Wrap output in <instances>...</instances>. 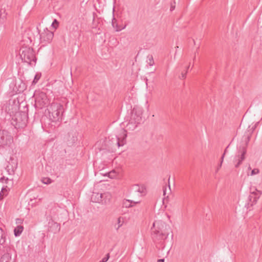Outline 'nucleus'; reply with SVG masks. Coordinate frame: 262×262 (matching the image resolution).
<instances>
[{"mask_svg":"<svg viewBox=\"0 0 262 262\" xmlns=\"http://www.w3.org/2000/svg\"><path fill=\"white\" fill-rule=\"evenodd\" d=\"M164 260L163 259H160L158 260L157 262H164Z\"/></svg>","mask_w":262,"mask_h":262,"instance_id":"obj_37","label":"nucleus"},{"mask_svg":"<svg viewBox=\"0 0 262 262\" xmlns=\"http://www.w3.org/2000/svg\"><path fill=\"white\" fill-rule=\"evenodd\" d=\"M166 188H164L163 189V195H166Z\"/></svg>","mask_w":262,"mask_h":262,"instance_id":"obj_35","label":"nucleus"},{"mask_svg":"<svg viewBox=\"0 0 262 262\" xmlns=\"http://www.w3.org/2000/svg\"><path fill=\"white\" fill-rule=\"evenodd\" d=\"M133 205H130H130H129L128 206V207H133Z\"/></svg>","mask_w":262,"mask_h":262,"instance_id":"obj_39","label":"nucleus"},{"mask_svg":"<svg viewBox=\"0 0 262 262\" xmlns=\"http://www.w3.org/2000/svg\"><path fill=\"white\" fill-rule=\"evenodd\" d=\"M195 55L194 56V57H193V60H195Z\"/></svg>","mask_w":262,"mask_h":262,"instance_id":"obj_42","label":"nucleus"},{"mask_svg":"<svg viewBox=\"0 0 262 262\" xmlns=\"http://www.w3.org/2000/svg\"><path fill=\"white\" fill-rule=\"evenodd\" d=\"M138 124H139V123L136 122V121L132 120V119H129L126 127L127 130L133 131L137 128Z\"/></svg>","mask_w":262,"mask_h":262,"instance_id":"obj_15","label":"nucleus"},{"mask_svg":"<svg viewBox=\"0 0 262 262\" xmlns=\"http://www.w3.org/2000/svg\"><path fill=\"white\" fill-rule=\"evenodd\" d=\"M5 242V234L1 228H0V244L3 245Z\"/></svg>","mask_w":262,"mask_h":262,"instance_id":"obj_20","label":"nucleus"},{"mask_svg":"<svg viewBox=\"0 0 262 262\" xmlns=\"http://www.w3.org/2000/svg\"><path fill=\"white\" fill-rule=\"evenodd\" d=\"M6 259H8V256H4L3 257H2L1 262H9L7 260H6Z\"/></svg>","mask_w":262,"mask_h":262,"instance_id":"obj_31","label":"nucleus"},{"mask_svg":"<svg viewBox=\"0 0 262 262\" xmlns=\"http://www.w3.org/2000/svg\"><path fill=\"white\" fill-rule=\"evenodd\" d=\"M9 179L8 178L6 179V181H8Z\"/></svg>","mask_w":262,"mask_h":262,"instance_id":"obj_44","label":"nucleus"},{"mask_svg":"<svg viewBox=\"0 0 262 262\" xmlns=\"http://www.w3.org/2000/svg\"><path fill=\"white\" fill-rule=\"evenodd\" d=\"M259 122H256L255 125L252 127V131H253L257 127V125L258 124Z\"/></svg>","mask_w":262,"mask_h":262,"instance_id":"obj_33","label":"nucleus"},{"mask_svg":"<svg viewBox=\"0 0 262 262\" xmlns=\"http://www.w3.org/2000/svg\"><path fill=\"white\" fill-rule=\"evenodd\" d=\"M109 257H110V255L108 253L105 257H104V258H102V260H101V262H106L108 259H109Z\"/></svg>","mask_w":262,"mask_h":262,"instance_id":"obj_30","label":"nucleus"},{"mask_svg":"<svg viewBox=\"0 0 262 262\" xmlns=\"http://www.w3.org/2000/svg\"><path fill=\"white\" fill-rule=\"evenodd\" d=\"M229 147V145H228L227 146V147L226 148L225 150V151H224V154L223 155L222 157V160H221V163L220 164V165L218 166V167L216 168V169L215 170V172H217L219 170L220 168L221 167V166H222V162L223 161V159H224V155H225V154L227 153V149L228 148V147Z\"/></svg>","mask_w":262,"mask_h":262,"instance_id":"obj_22","label":"nucleus"},{"mask_svg":"<svg viewBox=\"0 0 262 262\" xmlns=\"http://www.w3.org/2000/svg\"><path fill=\"white\" fill-rule=\"evenodd\" d=\"M128 202H130V203H134V204H138V203H140V201H137V202H133L132 201H129V200H128Z\"/></svg>","mask_w":262,"mask_h":262,"instance_id":"obj_34","label":"nucleus"},{"mask_svg":"<svg viewBox=\"0 0 262 262\" xmlns=\"http://www.w3.org/2000/svg\"><path fill=\"white\" fill-rule=\"evenodd\" d=\"M24 230V227L23 226H17L15 228L14 230V233L15 236H19Z\"/></svg>","mask_w":262,"mask_h":262,"instance_id":"obj_19","label":"nucleus"},{"mask_svg":"<svg viewBox=\"0 0 262 262\" xmlns=\"http://www.w3.org/2000/svg\"><path fill=\"white\" fill-rule=\"evenodd\" d=\"M53 36L54 34L52 31H49L47 29H44L40 34V41L45 44L50 43L52 41Z\"/></svg>","mask_w":262,"mask_h":262,"instance_id":"obj_9","label":"nucleus"},{"mask_svg":"<svg viewBox=\"0 0 262 262\" xmlns=\"http://www.w3.org/2000/svg\"><path fill=\"white\" fill-rule=\"evenodd\" d=\"M102 194L98 192H93L91 196V200L93 202L100 203L102 202Z\"/></svg>","mask_w":262,"mask_h":262,"instance_id":"obj_16","label":"nucleus"},{"mask_svg":"<svg viewBox=\"0 0 262 262\" xmlns=\"http://www.w3.org/2000/svg\"><path fill=\"white\" fill-rule=\"evenodd\" d=\"M13 142V138L7 130L0 131V146L10 147Z\"/></svg>","mask_w":262,"mask_h":262,"instance_id":"obj_6","label":"nucleus"},{"mask_svg":"<svg viewBox=\"0 0 262 262\" xmlns=\"http://www.w3.org/2000/svg\"><path fill=\"white\" fill-rule=\"evenodd\" d=\"M112 198V195L110 192H106L102 194V204L106 205L110 203Z\"/></svg>","mask_w":262,"mask_h":262,"instance_id":"obj_13","label":"nucleus"},{"mask_svg":"<svg viewBox=\"0 0 262 262\" xmlns=\"http://www.w3.org/2000/svg\"><path fill=\"white\" fill-rule=\"evenodd\" d=\"M142 108L136 106L133 108L132 111L130 119H132V120L136 121V122L140 124L142 121Z\"/></svg>","mask_w":262,"mask_h":262,"instance_id":"obj_8","label":"nucleus"},{"mask_svg":"<svg viewBox=\"0 0 262 262\" xmlns=\"http://www.w3.org/2000/svg\"><path fill=\"white\" fill-rule=\"evenodd\" d=\"M147 57L148 58V60L147 61L148 64L150 66H152L155 63H154V61L153 57H152V55H148Z\"/></svg>","mask_w":262,"mask_h":262,"instance_id":"obj_25","label":"nucleus"},{"mask_svg":"<svg viewBox=\"0 0 262 262\" xmlns=\"http://www.w3.org/2000/svg\"><path fill=\"white\" fill-rule=\"evenodd\" d=\"M176 49H178V48H179V47L177 46V47H176Z\"/></svg>","mask_w":262,"mask_h":262,"instance_id":"obj_41","label":"nucleus"},{"mask_svg":"<svg viewBox=\"0 0 262 262\" xmlns=\"http://www.w3.org/2000/svg\"><path fill=\"white\" fill-rule=\"evenodd\" d=\"M19 54L22 60L24 62L30 65L35 63L36 59L34 51L32 48L28 47H23L20 49Z\"/></svg>","mask_w":262,"mask_h":262,"instance_id":"obj_3","label":"nucleus"},{"mask_svg":"<svg viewBox=\"0 0 262 262\" xmlns=\"http://www.w3.org/2000/svg\"><path fill=\"white\" fill-rule=\"evenodd\" d=\"M112 25L113 28L115 29V30L117 32H119L121 30L124 29L126 27V25H125L123 27L120 28L117 23V20L114 17H113V18L112 19Z\"/></svg>","mask_w":262,"mask_h":262,"instance_id":"obj_17","label":"nucleus"},{"mask_svg":"<svg viewBox=\"0 0 262 262\" xmlns=\"http://www.w3.org/2000/svg\"><path fill=\"white\" fill-rule=\"evenodd\" d=\"M261 193L260 191L257 190L256 189L255 191L252 192L249 196V199L250 202H251V205L256 203L257 200L259 198Z\"/></svg>","mask_w":262,"mask_h":262,"instance_id":"obj_11","label":"nucleus"},{"mask_svg":"<svg viewBox=\"0 0 262 262\" xmlns=\"http://www.w3.org/2000/svg\"><path fill=\"white\" fill-rule=\"evenodd\" d=\"M14 121L18 127L23 128L26 126L28 122V115L25 112H17L15 114Z\"/></svg>","mask_w":262,"mask_h":262,"instance_id":"obj_7","label":"nucleus"},{"mask_svg":"<svg viewBox=\"0 0 262 262\" xmlns=\"http://www.w3.org/2000/svg\"><path fill=\"white\" fill-rule=\"evenodd\" d=\"M187 71H186V72L185 73H183L182 72L181 74V76H180L179 78L180 79H184L186 78V74H187Z\"/></svg>","mask_w":262,"mask_h":262,"instance_id":"obj_29","label":"nucleus"},{"mask_svg":"<svg viewBox=\"0 0 262 262\" xmlns=\"http://www.w3.org/2000/svg\"><path fill=\"white\" fill-rule=\"evenodd\" d=\"M133 190L140 194H144L146 193V189L143 185H134L133 186Z\"/></svg>","mask_w":262,"mask_h":262,"instance_id":"obj_14","label":"nucleus"},{"mask_svg":"<svg viewBox=\"0 0 262 262\" xmlns=\"http://www.w3.org/2000/svg\"><path fill=\"white\" fill-rule=\"evenodd\" d=\"M118 173L115 170H113L108 173V177L111 179L116 178Z\"/></svg>","mask_w":262,"mask_h":262,"instance_id":"obj_23","label":"nucleus"},{"mask_svg":"<svg viewBox=\"0 0 262 262\" xmlns=\"http://www.w3.org/2000/svg\"><path fill=\"white\" fill-rule=\"evenodd\" d=\"M170 177L169 176V179H168V187H169V190L170 191V184H169Z\"/></svg>","mask_w":262,"mask_h":262,"instance_id":"obj_36","label":"nucleus"},{"mask_svg":"<svg viewBox=\"0 0 262 262\" xmlns=\"http://www.w3.org/2000/svg\"><path fill=\"white\" fill-rule=\"evenodd\" d=\"M124 223V219L122 217H119L117 219V222L115 224L114 227L115 228L118 230L123 225Z\"/></svg>","mask_w":262,"mask_h":262,"instance_id":"obj_18","label":"nucleus"},{"mask_svg":"<svg viewBox=\"0 0 262 262\" xmlns=\"http://www.w3.org/2000/svg\"><path fill=\"white\" fill-rule=\"evenodd\" d=\"M10 160L12 161H13L14 160V159L12 158H11V157L10 158ZM13 162V165H12L11 171L13 172L14 171V169L16 168L17 163L15 161H14V162Z\"/></svg>","mask_w":262,"mask_h":262,"instance_id":"obj_26","label":"nucleus"},{"mask_svg":"<svg viewBox=\"0 0 262 262\" xmlns=\"http://www.w3.org/2000/svg\"><path fill=\"white\" fill-rule=\"evenodd\" d=\"M49 230L52 232L55 233L60 231V225L56 222H54L53 221L49 222Z\"/></svg>","mask_w":262,"mask_h":262,"instance_id":"obj_12","label":"nucleus"},{"mask_svg":"<svg viewBox=\"0 0 262 262\" xmlns=\"http://www.w3.org/2000/svg\"><path fill=\"white\" fill-rule=\"evenodd\" d=\"M153 227L155 228V230L153 231L152 237L155 241H160L167 238L169 233L166 230L167 228H169V226L165 223L161 221H156L154 223Z\"/></svg>","mask_w":262,"mask_h":262,"instance_id":"obj_1","label":"nucleus"},{"mask_svg":"<svg viewBox=\"0 0 262 262\" xmlns=\"http://www.w3.org/2000/svg\"><path fill=\"white\" fill-rule=\"evenodd\" d=\"M259 172V170L258 169L254 168V169H253L252 170L251 173V176H253V175H255L256 174H258Z\"/></svg>","mask_w":262,"mask_h":262,"instance_id":"obj_27","label":"nucleus"},{"mask_svg":"<svg viewBox=\"0 0 262 262\" xmlns=\"http://www.w3.org/2000/svg\"><path fill=\"white\" fill-rule=\"evenodd\" d=\"M41 181L45 184H49L52 183V180L49 178H43L42 179Z\"/></svg>","mask_w":262,"mask_h":262,"instance_id":"obj_24","label":"nucleus"},{"mask_svg":"<svg viewBox=\"0 0 262 262\" xmlns=\"http://www.w3.org/2000/svg\"><path fill=\"white\" fill-rule=\"evenodd\" d=\"M250 139V136L248 135L246 138L245 145H240L237 147L238 153L235 157L233 162L235 164V167H237L245 159V155L246 152V146Z\"/></svg>","mask_w":262,"mask_h":262,"instance_id":"obj_5","label":"nucleus"},{"mask_svg":"<svg viewBox=\"0 0 262 262\" xmlns=\"http://www.w3.org/2000/svg\"><path fill=\"white\" fill-rule=\"evenodd\" d=\"M8 194L7 187H3L0 193V199H3L4 196H6Z\"/></svg>","mask_w":262,"mask_h":262,"instance_id":"obj_21","label":"nucleus"},{"mask_svg":"<svg viewBox=\"0 0 262 262\" xmlns=\"http://www.w3.org/2000/svg\"><path fill=\"white\" fill-rule=\"evenodd\" d=\"M173 7H171V8H170V10L172 11L173 10Z\"/></svg>","mask_w":262,"mask_h":262,"instance_id":"obj_38","label":"nucleus"},{"mask_svg":"<svg viewBox=\"0 0 262 262\" xmlns=\"http://www.w3.org/2000/svg\"><path fill=\"white\" fill-rule=\"evenodd\" d=\"M39 79V77L37 76V75H36L34 77V80L33 81V83H36L38 79Z\"/></svg>","mask_w":262,"mask_h":262,"instance_id":"obj_32","label":"nucleus"},{"mask_svg":"<svg viewBox=\"0 0 262 262\" xmlns=\"http://www.w3.org/2000/svg\"><path fill=\"white\" fill-rule=\"evenodd\" d=\"M7 167L9 168V170H10V168H9V166H7Z\"/></svg>","mask_w":262,"mask_h":262,"instance_id":"obj_43","label":"nucleus"},{"mask_svg":"<svg viewBox=\"0 0 262 262\" xmlns=\"http://www.w3.org/2000/svg\"><path fill=\"white\" fill-rule=\"evenodd\" d=\"M35 98V106L36 108L41 109L49 104L50 101L46 93L36 91L34 94Z\"/></svg>","mask_w":262,"mask_h":262,"instance_id":"obj_4","label":"nucleus"},{"mask_svg":"<svg viewBox=\"0 0 262 262\" xmlns=\"http://www.w3.org/2000/svg\"><path fill=\"white\" fill-rule=\"evenodd\" d=\"M63 112V106L62 104L54 102L48 107L46 114L50 120L53 122H57L61 119Z\"/></svg>","mask_w":262,"mask_h":262,"instance_id":"obj_2","label":"nucleus"},{"mask_svg":"<svg viewBox=\"0 0 262 262\" xmlns=\"http://www.w3.org/2000/svg\"><path fill=\"white\" fill-rule=\"evenodd\" d=\"M126 137V130L122 129L120 134L117 137L116 144L118 147L122 146L125 144Z\"/></svg>","mask_w":262,"mask_h":262,"instance_id":"obj_10","label":"nucleus"},{"mask_svg":"<svg viewBox=\"0 0 262 262\" xmlns=\"http://www.w3.org/2000/svg\"><path fill=\"white\" fill-rule=\"evenodd\" d=\"M58 25V22L56 19H54L53 22L52 24V26H53L54 28H56Z\"/></svg>","mask_w":262,"mask_h":262,"instance_id":"obj_28","label":"nucleus"},{"mask_svg":"<svg viewBox=\"0 0 262 262\" xmlns=\"http://www.w3.org/2000/svg\"><path fill=\"white\" fill-rule=\"evenodd\" d=\"M189 66H188L187 67V69H186V71H187V70L189 69Z\"/></svg>","mask_w":262,"mask_h":262,"instance_id":"obj_40","label":"nucleus"}]
</instances>
